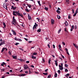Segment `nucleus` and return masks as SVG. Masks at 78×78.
I'll use <instances>...</instances> for the list:
<instances>
[{"label":"nucleus","mask_w":78,"mask_h":78,"mask_svg":"<svg viewBox=\"0 0 78 78\" xmlns=\"http://www.w3.org/2000/svg\"><path fill=\"white\" fill-rule=\"evenodd\" d=\"M15 17L14 16H13V20L12 21V23L13 24V25H14L15 26H16V25H18V23H17V21L15 19Z\"/></svg>","instance_id":"obj_1"},{"label":"nucleus","mask_w":78,"mask_h":78,"mask_svg":"<svg viewBox=\"0 0 78 78\" xmlns=\"http://www.w3.org/2000/svg\"><path fill=\"white\" fill-rule=\"evenodd\" d=\"M2 41L3 40H2V39L1 38L0 40V42L1 43L0 44V46H2V45H3V44H5V41H4L2 42Z\"/></svg>","instance_id":"obj_2"},{"label":"nucleus","mask_w":78,"mask_h":78,"mask_svg":"<svg viewBox=\"0 0 78 78\" xmlns=\"http://www.w3.org/2000/svg\"><path fill=\"white\" fill-rule=\"evenodd\" d=\"M24 70H26V69H29V68L27 65H24Z\"/></svg>","instance_id":"obj_3"},{"label":"nucleus","mask_w":78,"mask_h":78,"mask_svg":"<svg viewBox=\"0 0 78 78\" xmlns=\"http://www.w3.org/2000/svg\"><path fill=\"white\" fill-rule=\"evenodd\" d=\"M59 70H63V66L59 65Z\"/></svg>","instance_id":"obj_4"},{"label":"nucleus","mask_w":78,"mask_h":78,"mask_svg":"<svg viewBox=\"0 0 78 78\" xmlns=\"http://www.w3.org/2000/svg\"><path fill=\"white\" fill-rule=\"evenodd\" d=\"M15 9H17V7H14V5L12 6V7L11 8V9H13V10H15Z\"/></svg>","instance_id":"obj_5"},{"label":"nucleus","mask_w":78,"mask_h":78,"mask_svg":"<svg viewBox=\"0 0 78 78\" xmlns=\"http://www.w3.org/2000/svg\"><path fill=\"white\" fill-rule=\"evenodd\" d=\"M3 7V8H4L5 9L8 10V8L7 7V6L5 5V3H4Z\"/></svg>","instance_id":"obj_6"},{"label":"nucleus","mask_w":78,"mask_h":78,"mask_svg":"<svg viewBox=\"0 0 78 78\" xmlns=\"http://www.w3.org/2000/svg\"><path fill=\"white\" fill-rule=\"evenodd\" d=\"M51 22L52 25H53V24H54L55 23V20H53V19H51Z\"/></svg>","instance_id":"obj_7"},{"label":"nucleus","mask_w":78,"mask_h":78,"mask_svg":"<svg viewBox=\"0 0 78 78\" xmlns=\"http://www.w3.org/2000/svg\"><path fill=\"white\" fill-rule=\"evenodd\" d=\"M11 31L13 33V34L14 35H15V36L17 34L15 31H14L13 30H12Z\"/></svg>","instance_id":"obj_8"},{"label":"nucleus","mask_w":78,"mask_h":78,"mask_svg":"<svg viewBox=\"0 0 78 78\" xmlns=\"http://www.w3.org/2000/svg\"><path fill=\"white\" fill-rule=\"evenodd\" d=\"M3 25H4V27H3V28H4V29H5V27H6V24H5V23L4 22H3Z\"/></svg>","instance_id":"obj_9"},{"label":"nucleus","mask_w":78,"mask_h":78,"mask_svg":"<svg viewBox=\"0 0 78 78\" xmlns=\"http://www.w3.org/2000/svg\"><path fill=\"white\" fill-rule=\"evenodd\" d=\"M77 13H78V12H77V10H76V12L74 13V14L73 15V17H75Z\"/></svg>","instance_id":"obj_10"},{"label":"nucleus","mask_w":78,"mask_h":78,"mask_svg":"<svg viewBox=\"0 0 78 78\" xmlns=\"http://www.w3.org/2000/svg\"><path fill=\"white\" fill-rule=\"evenodd\" d=\"M16 14L18 16H20V14L19 12H18L17 11H16Z\"/></svg>","instance_id":"obj_11"},{"label":"nucleus","mask_w":78,"mask_h":78,"mask_svg":"<svg viewBox=\"0 0 78 78\" xmlns=\"http://www.w3.org/2000/svg\"><path fill=\"white\" fill-rule=\"evenodd\" d=\"M73 45L74 46V47H75L76 48H78V46H77V45L75 44L74 43H73Z\"/></svg>","instance_id":"obj_12"},{"label":"nucleus","mask_w":78,"mask_h":78,"mask_svg":"<svg viewBox=\"0 0 78 78\" xmlns=\"http://www.w3.org/2000/svg\"><path fill=\"white\" fill-rule=\"evenodd\" d=\"M33 31H36L34 29H37V28L36 27H35L34 26L33 28Z\"/></svg>","instance_id":"obj_13"},{"label":"nucleus","mask_w":78,"mask_h":78,"mask_svg":"<svg viewBox=\"0 0 78 78\" xmlns=\"http://www.w3.org/2000/svg\"><path fill=\"white\" fill-rule=\"evenodd\" d=\"M37 32L40 33L41 31V29L40 28L37 31Z\"/></svg>","instance_id":"obj_14"},{"label":"nucleus","mask_w":78,"mask_h":78,"mask_svg":"<svg viewBox=\"0 0 78 78\" xmlns=\"http://www.w3.org/2000/svg\"><path fill=\"white\" fill-rule=\"evenodd\" d=\"M65 25L66 26H68V23H67V21H66L65 23Z\"/></svg>","instance_id":"obj_15"},{"label":"nucleus","mask_w":78,"mask_h":78,"mask_svg":"<svg viewBox=\"0 0 78 78\" xmlns=\"http://www.w3.org/2000/svg\"><path fill=\"white\" fill-rule=\"evenodd\" d=\"M15 13H16V12H15L14 11H13V15L14 16H15L16 15V14Z\"/></svg>","instance_id":"obj_16"},{"label":"nucleus","mask_w":78,"mask_h":78,"mask_svg":"<svg viewBox=\"0 0 78 78\" xmlns=\"http://www.w3.org/2000/svg\"><path fill=\"white\" fill-rule=\"evenodd\" d=\"M17 41H20V42H22V40L19 38H18V40Z\"/></svg>","instance_id":"obj_17"},{"label":"nucleus","mask_w":78,"mask_h":78,"mask_svg":"<svg viewBox=\"0 0 78 78\" xmlns=\"http://www.w3.org/2000/svg\"><path fill=\"white\" fill-rule=\"evenodd\" d=\"M5 48H3L2 49V50L1 51V52L2 53L3 52V51H4V50H5Z\"/></svg>","instance_id":"obj_18"},{"label":"nucleus","mask_w":78,"mask_h":78,"mask_svg":"<svg viewBox=\"0 0 78 78\" xmlns=\"http://www.w3.org/2000/svg\"><path fill=\"white\" fill-rule=\"evenodd\" d=\"M28 17L29 20H31V16H29V15H28Z\"/></svg>","instance_id":"obj_19"},{"label":"nucleus","mask_w":78,"mask_h":78,"mask_svg":"<svg viewBox=\"0 0 78 78\" xmlns=\"http://www.w3.org/2000/svg\"><path fill=\"white\" fill-rule=\"evenodd\" d=\"M32 59H36V57H34V56L32 55Z\"/></svg>","instance_id":"obj_20"},{"label":"nucleus","mask_w":78,"mask_h":78,"mask_svg":"<svg viewBox=\"0 0 78 78\" xmlns=\"http://www.w3.org/2000/svg\"><path fill=\"white\" fill-rule=\"evenodd\" d=\"M43 75H48V73H43Z\"/></svg>","instance_id":"obj_21"},{"label":"nucleus","mask_w":78,"mask_h":78,"mask_svg":"<svg viewBox=\"0 0 78 78\" xmlns=\"http://www.w3.org/2000/svg\"><path fill=\"white\" fill-rule=\"evenodd\" d=\"M13 59H16L17 56H12Z\"/></svg>","instance_id":"obj_22"},{"label":"nucleus","mask_w":78,"mask_h":78,"mask_svg":"<svg viewBox=\"0 0 78 78\" xmlns=\"http://www.w3.org/2000/svg\"><path fill=\"white\" fill-rule=\"evenodd\" d=\"M19 61H20L21 62H23V61H24V60H23V59H19Z\"/></svg>","instance_id":"obj_23"},{"label":"nucleus","mask_w":78,"mask_h":78,"mask_svg":"<svg viewBox=\"0 0 78 78\" xmlns=\"http://www.w3.org/2000/svg\"><path fill=\"white\" fill-rule=\"evenodd\" d=\"M26 11H27V12H30V10H28V9H25Z\"/></svg>","instance_id":"obj_24"},{"label":"nucleus","mask_w":78,"mask_h":78,"mask_svg":"<svg viewBox=\"0 0 78 78\" xmlns=\"http://www.w3.org/2000/svg\"><path fill=\"white\" fill-rule=\"evenodd\" d=\"M28 69L29 70V74H31V71H30V68Z\"/></svg>","instance_id":"obj_25"},{"label":"nucleus","mask_w":78,"mask_h":78,"mask_svg":"<svg viewBox=\"0 0 78 78\" xmlns=\"http://www.w3.org/2000/svg\"><path fill=\"white\" fill-rule=\"evenodd\" d=\"M37 2L40 6H41V3H40V1H37Z\"/></svg>","instance_id":"obj_26"},{"label":"nucleus","mask_w":78,"mask_h":78,"mask_svg":"<svg viewBox=\"0 0 78 78\" xmlns=\"http://www.w3.org/2000/svg\"><path fill=\"white\" fill-rule=\"evenodd\" d=\"M56 12H57V13H58V14H59V13H60V12H60V11L58 10H57L56 11Z\"/></svg>","instance_id":"obj_27"},{"label":"nucleus","mask_w":78,"mask_h":78,"mask_svg":"<svg viewBox=\"0 0 78 78\" xmlns=\"http://www.w3.org/2000/svg\"><path fill=\"white\" fill-rule=\"evenodd\" d=\"M50 61H51V59H49V60H48V62L49 64H50Z\"/></svg>","instance_id":"obj_28"},{"label":"nucleus","mask_w":78,"mask_h":78,"mask_svg":"<svg viewBox=\"0 0 78 78\" xmlns=\"http://www.w3.org/2000/svg\"><path fill=\"white\" fill-rule=\"evenodd\" d=\"M65 66L66 67H68V65L66 63L65 65Z\"/></svg>","instance_id":"obj_29"},{"label":"nucleus","mask_w":78,"mask_h":78,"mask_svg":"<svg viewBox=\"0 0 78 78\" xmlns=\"http://www.w3.org/2000/svg\"><path fill=\"white\" fill-rule=\"evenodd\" d=\"M58 75V74H57V73H55V75H54V76L55 77H57V76Z\"/></svg>","instance_id":"obj_30"},{"label":"nucleus","mask_w":78,"mask_h":78,"mask_svg":"<svg viewBox=\"0 0 78 78\" xmlns=\"http://www.w3.org/2000/svg\"><path fill=\"white\" fill-rule=\"evenodd\" d=\"M48 8L47 7H45L44 8V9H45V10H46V11H48Z\"/></svg>","instance_id":"obj_31"},{"label":"nucleus","mask_w":78,"mask_h":78,"mask_svg":"<svg viewBox=\"0 0 78 78\" xmlns=\"http://www.w3.org/2000/svg\"><path fill=\"white\" fill-rule=\"evenodd\" d=\"M57 17L58 19H61V17L59 16L58 15L57 16Z\"/></svg>","instance_id":"obj_32"},{"label":"nucleus","mask_w":78,"mask_h":78,"mask_svg":"<svg viewBox=\"0 0 78 78\" xmlns=\"http://www.w3.org/2000/svg\"><path fill=\"white\" fill-rule=\"evenodd\" d=\"M37 55V53L36 52H34L33 53V55Z\"/></svg>","instance_id":"obj_33"},{"label":"nucleus","mask_w":78,"mask_h":78,"mask_svg":"<svg viewBox=\"0 0 78 78\" xmlns=\"http://www.w3.org/2000/svg\"><path fill=\"white\" fill-rule=\"evenodd\" d=\"M61 29H59L58 31V33H60V32H61Z\"/></svg>","instance_id":"obj_34"},{"label":"nucleus","mask_w":78,"mask_h":78,"mask_svg":"<svg viewBox=\"0 0 78 78\" xmlns=\"http://www.w3.org/2000/svg\"><path fill=\"white\" fill-rule=\"evenodd\" d=\"M27 5L29 7V8H31V5H28V4H27Z\"/></svg>","instance_id":"obj_35"},{"label":"nucleus","mask_w":78,"mask_h":78,"mask_svg":"<svg viewBox=\"0 0 78 78\" xmlns=\"http://www.w3.org/2000/svg\"><path fill=\"white\" fill-rule=\"evenodd\" d=\"M68 69H65V72H68Z\"/></svg>","instance_id":"obj_36"},{"label":"nucleus","mask_w":78,"mask_h":78,"mask_svg":"<svg viewBox=\"0 0 78 78\" xmlns=\"http://www.w3.org/2000/svg\"><path fill=\"white\" fill-rule=\"evenodd\" d=\"M58 72L59 74H60V73H61V71H60V70H58Z\"/></svg>","instance_id":"obj_37"},{"label":"nucleus","mask_w":78,"mask_h":78,"mask_svg":"<svg viewBox=\"0 0 78 78\" xmlns=\"http://www.w3.org/2000/svg\"><path fill=\"white\" fill-rule=\"evenodd\" d=\"M72 12H73L72 13L74 14V13H75V12H74V10L73 9H72Z\"/></svg>","instance_id":"obj_38"},{"label":"nucleus","mask_w":78,"mask_h":78,"mask_svg":"<svg viewBox=\"0 0 78 78\" xmlns=\"http://www.w3.org/2000/svg\"><path fill=\"white\" fill-rule=\"evenodd\" d=\"M69 73H68L66 74V75H65V76H66V77H67V76H69Z\"/></svg>","instance_id":"obj_39"},{"label":"nucleus","mask_w":78,"mask_h":78,"mask_svg":"<svg viewBox=\"0 0 78 78\" xmlns=\"http://www.w3.org/2000/svg\"><path fill=\"white\" fill-rule=\"evenodd\" d=\"M15 41H17V40H18V38H17V37H16L15 38Z\"/></svg>","instance_id":"obj_40"},{"label":"nucleus","mask_w":78,"mask_h":78,"mask_svg":"<svg viewBox=\"0 0 78 78\" xmlns=\"http://www.w3.org/2000/svg\"><path fill=\"white\" fill-rule=\"evenodd\" d=\"M71 18V17H70V15H68V19H70Z\"/></svg>","instance_id":"obj_41"},{"label":"nucleus","mask_w":78,"mask_h":78,"mask_svg":"<svg viewBox=\"0 0 78 78\" xmlns=\"http://www.w3.org/2000/svg\"><path fill=\"white\" fill-rule=\"evenodd\" d=\"M1 70H2V72H4V71H5V69H1Z\"/></svg>","instance_id":"obj_42"},{"label":"nucleus","mask_w":78,"mask_h":78,"mask_svg":"<svg viewBox=\"0 0 78 78\" xmlns=\"http://www.w3.org/2000/svg\"><path fill=\"white\" fill-rule=\"evenodd\" d=\"M26 63H27V64H28V63H30V61H26Z\"/></svg>","instance_id":"obj_43"},{"label":"nucleus","mask_w":78,"mask_h":78,"mask_svg":"<svg viewBox=\"0 0 78 78\" xmlns=\"http://www.w3.org/2000/svg\"><path fill=\"white\" fill-rule=\"evenodd\" d=\"M58 47H59V48H61V46L60 45H58Z\"/></svg>","instance_id":"obj_44"},{"label":"nucleus","mask_w":78,"mask_h":78,"mask_svg":"<svg viewBox=\"0 0 78 78\" xmlns=\"http://www.w3.org/2000/svg\"><path fill=\"white\" fill-rule=\"evenodd\" d=\"M64 30L66 31V32H68V31H67V29H66V28H65Z\"/></svg>","instance_id":"obj_45"},{"label":"nucleus","mask_w":78,"mask_h":78,"mask_svg":"<svg viewBox=\"0 0 78 78\" xmlns=\"http://www.w3.org/2000/svg\"><path fill=\"white\" fill-rule=\"evenodd\" d=\"M25 74H22L21 75V76H25Z\"/></svg>","instance_id":"obj_46"},{"label":"nucleus","mask_w":78,"mask_h":78,"mask_svg":"<svg viewBox=\"0 0 78 78\" xmlns=\"http://www.w3.org/2000/svg\"><path fill=\"white\" fill-rule=\"evenodd\" d=\"M62 44L64 45H66V43L64 42H62Z\"/></svg>","instance_id":"obj_47"},{"label":"nucleus","mask_w":78,"mask_h":78,"mask_svg":"<svg viewBox=\"0 0 78 78\" xmlns=\"http://www.w3.org/2000/svg\"><path fill=\"white\" fill-rule=\"evenodd\" d=\"M36 19H37V20H38V22H40V21H39L40 19H39V18H37Z\"/></svg>","instance_id":"obj_48"},{"label":"nucleus","mask_w":78,"mask_h":78,"mask_svg":"<svg viewBox=\"0 0 78 78\" xmlns=\"http://www.w3.org/2000/svg\"><path fill=\"white\" fill-rule=\"evenodd\" d=\"M18 44H19V43H16L15 44V45H18Z\"/></svg>","instance_id":"obj_49"},{"label":"nucleus","mask_w":78,"mask_h":78,"mask_svg":"<svg viewBox=\"0 0 78 78\" xmlns=\"http://www.w3.org/2000/svg\"><path fill=\"white\" fill-rule=\"evenodd\" d=\"M51 78V75H50V76L49 75L48 76L47 78Z\"/></svg>","instance_id":"obj_50"},{"label":"nucleus","mask_w":78,"mask_h":78,"mask_svg":"<svg viewBox=\"0 0 78 78\" xmlns=\"http://www.w3.org/2000/svg\"><path fill=\"white\" fill-rule=\"evenodd\" d=\"M37 26H38V25H34V27H37Z\"/></svg>","instance_id":"obj_51"},{"label":"nucleus","mask_w":78,"mask_h":78,"mask_svg":"<svg viewBox=\"0 0 78 78\" xmlns=\"http://www.w3.org/2000/svg\"><path fill=\"white\" fill-rule=\"evenodd\" d=\"M9 55H11V52L10 51H9Z\"/></svg>","instance_id":"obj_52"},{"label":"nucleus","mask_w":78,"mask_h":78,"mask_svg":"<svg viewBox=\"0 0 78 78\" xmlns=\"http://www.w3.org/2000/svg\"><path fill=\"white\" fill-rule=\"evenodd\" d=\"M20 16H21V17H23V15L20 14Z\"/></svg>","instance_id":"obj_53"},{"label":"nucleus","mask_w":78,"mask_h":78,"mask_svg":"<svg viewBox=\"0 0 78 78\" xmlns=\"http://www.w3.org/2000/svg\"><path fill=\"white\" fill-rule=\"evenodd\" d=\"M42 60L44 63L45 62V60H44V59L43 58H42Z\"/></svg>","instance_id":"obj_54"},{"label":"nucleus","mask_w":78,"mask_h":78,"mask_svg":"<svg viewBox=\"0 0 78 78\" xmlns=\"http://www.w3.org/2000/svg\"><path fill=\"white\" fill-rule=\"evenodd\" d=\"M66 53L67 55H70V54H69V51H67Z\"/></svg>","instance_id":"obj_55"},{"label":"nucleus","mask_w":78,"mask_h":78,"mask_svg":"<svg viewBox=\"0 0 78 78\" xmlns=\"http://www.w3.org/2000/svg\"><path fill=\"white\" fill-rule=\"evenodd\" d=\"M72 28H73V29H74V25L72 26Z\"/></svg>","instance_id":"obj_56"},{"label":"nucleus","mask_w":78,"mask_h":78,"mask_svg":"<svg viewBox=\"0 0 78 78\" xmlns=\"http://www.w3.org/2000/svg\"><path fill=\"white\" fill-rule=\"evenodd\" d=\"M9 4L8 3H6V4H5V5L6 6H8Z\"/></svg>","instance_id":"obj_57"},{"label":"nucleus","mask_w":78,"mask_h":78,"mask_svg":"<svg viewBox=\"0 0 78 78\" xmlns=\"http://www.w3.org/2000/svg\"><path fill=\"white\" fill-rule=\"evenodd\" d=\"M53 46L54 48H55V44H53Z\"/></svg>","instance_id":"obj_58"},{"label":"nucleus","mask_w":78,"mask_h":78,"mask_svg":"<svg viewBox=\"0 0 78 78\" xmlns=\"http://www.w3.org/2000/svg\"><path fill=\"white\" fill-rule=\"evenodd\" d=\"M48 69H46L45 71L46 72H47L48 71Z\"/></svg>","instance_id":"obj_59"},{"label":"nucleus","mask_w":78,"mask_h":78,"mask_svg":"<svg viewBox=\"0 0 78 78\" xmlns=\"http://www.w3.org/2000/svg\"><path fill=\"white\" fill-rule=\"evenodd\" d=\"M31 67H32V68H34V66L33 65H31Z\"/></svg>","instance_id":"obj_60"},{"label":"nucleus","mask_w":78,"mask_h":78,"mask_svg":"<svg viewBox=\"0 0 78 78\" xmlns=\"http://www.w3.org/2000/svg\"><path fill=\"white\" fill-rule=\"evenodd\" d=\"M55 64L56 66H58V63L55 62Z\"/></svg>","instance_id":"obj_61"},{"label":"nucleus","mask_w":78,"mask_h":78,"mask_svg":"<svg viewBox=\"0 0 78 78\" xmlns=\"http://www.w3.org/2000/svg\"><path fill=\"white\" fill-rule=\"evenodd\" d=\"M48 48H50V45H49V44H48Z\"/></svg>","instance_id":"obj_62"},{"label":"nucleus","mask_w":78,"mask_h":78,"mask_svg":"<svg viewBox=\"0 0 78 78\" xmlns=\"http://www.w3.org/2000/svg\"><path fill=\"white\" fill-rule=\"evenodd\" d=\"M77 28V26H76V25H75V29H76Z\"/></svg>","instance_id":"obj_63"},{"label":"nucleus","mask_w":78,"mask_h":78,"mask_svg":"<svg viewBox=\"0 0 78 78\" xmlns=\"http://www.w3.org/2000/svg\"><path fill=\"white\" fill-rule=\"evenodd\" d=\"M76 4L75 2H73V6H74V5H75V4Z\"/></svg>","instance_id":"obj_64"}]
</instances>
